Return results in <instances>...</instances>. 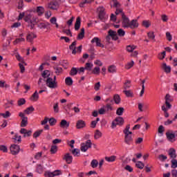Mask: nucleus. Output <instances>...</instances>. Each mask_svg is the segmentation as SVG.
I'll return each instance as SVG.
<instances>
[{"label": "nucleus", "mask_w": 177, "mask_h": 177, "mask_svg": "<svg viewBox=\"0 0 177 177\" xmlns=\"http://www.w3.org/2000/svg\"><path fill=\"white\" fill-rule=\"evenodd\" d=\"M124 118L121 116H118L112 122L111 127L112 129H114V128L117 127V125L119 127H122V125H124Z\"/></svg>", "instance_id": "f257e3e1"}, {"label": "nucleus", "mask_w": 177, "mask_h": 177, "mask_svg": "<svg viewBox=\"0 0 177 177\" xmlns=\"http://www.w3.org/2000/svg\"><path fill=\"white\" fill-rule=\"evenodd\" d=\"M111 39L113 41H117V39H118V35L116 31L109 30L108 31V35L106 37V40L107 42H109Z\"/></svg>", "instance_id": "f03ea898"}, {"label": "nucleus", "mask_w": 177, "mask_h": 177, "mask_svg": "<svg viewBox=\"0 0 177 177\" xmlns=\"http://www.w3.org/2000/svg\"><path fill=\"white\" fill-rule=\"evenodd\" d=\"M106 104L104 106V109L106 113H109V111H113V106L114 104V101L111 99H106Z\"/></svg>", "instance_id": "7ed1b4c3"}, {"label": "nucleus", "mask_w": 177, "mask_h": 177, "mask_svg": "<svg viewBox=\"0 0 177 177\" xmlns=\"http://www.w3.org/2000/svg\"><path fill=\"white\" fill-rule=\"evenodd\" d=\"M92 147V142L91 140H87L86 142H83L81 144L80 150L85 153L88 151V149H91Z\"/></svg>", "instance_id": "20e7f679"}, {"label": "nucleus", "mask_w": 177, "mask_h": 177, "mask_svg": "<svg viewBox=\"0 0 177 177\" xmlns=\"http://www.w3.org/2000/svg\"><path fill=\"white\" fill-rule=\"evenodd\" d=\"M46 85L48 88H50L51 89H55V88H57V82L53 81V78L48 77L46 80Z\"/></svg>", "instance_id": "39448f33"}, {"label": "nucleus", "mask_w": 177, "mask_h": 177, "mask_svg": "<svg viewBox=\"0 0 177 177\" xmlns=\"http://www.w3.org/2000/svg\"><path fill=\"white\" fill-rule=\"evenodd\" d=\"M122 26L123 27V28H129V18H128L127 17V15H125V13L122 12Z\"/></svg>", "instance_id": "423d86ee"}, {"label": "nucleus", "mask_w": 177, "mask_h": 177, "mask_svg": "<svg viewBox=\"0 0 177 177\" xmlns=\"http://www.w3.org/2000/svg\"><path fill=\"white\" fill-rule=\"evenodd\" d=\"M10 150L11 151V154L16 156L20 152V147L16 144H13L10 146Z\"/></svg>", "instance_id": "0eeeda50"}, {"label": "nucleus", "mask_w": 177, "mask_h": 177, "mask_svg": "<svg viewBox=\"0 0 177 177\" xmlns=\"http://www.w3.org/2000/svg\"><path fill=\"white\" fill-rule=\"evenodd\" d=\"M98 10V17L100 20H104V16H106V12H104L105 9L103 7H99Z\"/></svg>", "instance_id": "6e6552de"}, {"label": "nucleus", "mask_w": 177, "mask_h": 177, "mask_svg": "<svg viewBox=\"0 0 177 177\" xmlns=\"http://www.w3.org/2000/svg\"><path fill=\"white\" fill-rule=\"evenodd\" d=\"M19 132H20V133L24 135V138H28L32 133V131L31 130L27 131V129H26L24 128L21 129Z\"/></svg>", "instance_id": "1a4fd4ad"}, {"label": "nucleus", "mask_w": 177, "mask_h": 177, "mask_svg": "<svg viewBox=\"0 0 177 177\" xmlns=\"http://www.w3.org/2000/svg\"><path fill=\"white\" fill-rule=\"evenodd\" d=\"M96 44V46H99L100 48H104V45H103L100 41V39L99 37H94L91 40V44Z\"/></svg>", "instance_id": "9d476101"}, {"label": "nucleus", "mask_w": 177, "mask_h": 177, "mask_svg": "<svg viewBox=\"0 0 177 177\" xmlns=\"http://www.w3.org/2000/svg\"><path fill=\"white\" fill-rule=\"evenodd\" d=\"M63 160H64L67 164H71V162H73V156H71L70 153H67L64 155Z\"/></svg>", "instance_id": "9b49d317"}, {"label": "nucleus", "mask_w": 177, "mask_h": 177, "mask_svg": "<svg viewBox=\"0 0 177 177\" xmlns=\"http://www.w3.org/2000/svg\"><path fill=\"white\" fill-rule=\"evenodd\" d=\"M133 142V138H132V136L128 135V133L124 134V142L127 145H132Z\"/></svg>", "instance_id": "f8f14e48"}, {"label": "nucleus", "mask_w": 177, "mask_h": 177, "mask_svg": "<svg viewBox=\"0 0 177 177\" xmlns=\"http://www.w3.org/2000/svg\"><path fill=\"white\" fill-rule=\"evenodd\" d=\"M139 27V24L138 23V20L133 19L129 24V28H138Z\"/></svg>", "instance_id": "ddd939ff"}, {"label": "nucleus", "mask_w": 177, "mask_h": 177, "mask_svg": "<svg viewBox=\"0 0 177 177\" xmlns=\"http://www.w3.org/2000/svg\"><path fill=\"white\" fill-rule=\"evenodd\" d=\"M86 127V123H85V121L82 120H77L76 123V128L77 129H81L82 128H85Z\"/></svg>", "instance_id": "4468645a"}, {"label": "nucleus", "mask_w": 177, "mask_h": 177, "mask_svg": "<svg viewBox=\"0 0 177 177\" xmlns=\"http://www.w3.org/2000/svg\"><path fill=\"white\" fill-rule=\"evenodd\" d=\"M34 38H37V35L33 32L28 33L26 37V41H28V42H30V44H32Z\"/></svg>", "instance_id": "2eb2a0df"}, {"label": "nucleus", "mask_w": 177, "mask_h": 177, "mask_svg": "<svg viewBox=\"0 0 177 177\" xmlns=\"http://www.w3.org/2000/svg\"><path fill=\"white\" fill-rule=\"evenodd\" d=\"M49 26H50V24H49V22H39V24H37V27L41 30H42V28H48Z\"/></svg>", "instance_id": "dca6fc26"}, {"label": "nucleus", "mask_w": 177, "mask_h": 177, "mask_svg": "<svg viewBox=\"0 0 177 177\" xmlns=\"http://www.w3.org/2000/svg\"><path fill=\"white\" fill-rule=\"evenodd\" d=\"M57 6H59L57 1H51L48 4V8L53 10H56V9H57Z\"/></svg>", "instance_id": "f3484780"}, {"label": "nucleus", "mask_w": 177, "mask_h": 177, "mask_svg": "<svg viewBox=\"0 0 177 177\" xmlns=\"http://www.w3.org/2000/svg\"><path fill=\"white\" fill-rule=\"evenodd\" d=\"M167 139L169 140V142H175V133L167 132L166 133Z\"/></svg>", "instance_id": "a211bd4d"}, {"label": "nucleus", "mask_w": 177, "mask_h": 177, "mask_svg": "<svg viewBox=\"0 0 177 177\" xmlns=\"http://www.w3.org/2000/svg\"><path fill=\"white\" fill-rule=\"evenodd\" d=\"M77 45V41H73L71 45L69 46V49L71 50H72V54L73 55H75V53H77V47H75V46Z\"/></svg>", "instance_id": "6ab92c4d"}, {"label": "nucleus", "mask_w": 177, "mask_h": 177, "mask_svg": "<svg viewBox=\"0 0 177 177\" xmlns=\"http://www.w3.org/2000/svg\"><path fill=\"white\" fill-rule=\"evenodd\" d=\"M36 12L38 16H42L45 13V8L43 6H37L36 8Z\"/></svg>", "instance_id": "aec40b11"}, {"label": "nucleus", "mask_w": 177, "mask_h": 177, "mask_svg": "<svg viewBox=\"0 0 177 177\" xmlns=\"http://www.w3.org/2000/svg\"><path fill=\"white\" fill-rule=\"evenodd\" d=\"M80 27H81V17H77V18L76 19V22L75 24V31H78L80 30Z\"/></svg>", "instance_id": "412c9836"}, {"label": "nucleus", "mask_w": 177, "mask_h": 177, "mask_svg": "<svg viewBox=\"0 0 177 177\" xmlns=\"http://www.w3.org/2000/svg\"><path fill=\"white\" fill-rule=\"evenodd\" d=\"M59 126L61 128H68V127H70V122H67L66 120H62Z\"/></svg>", "instance_id": "4be33fe9"}, {"label": "nucleus", "mask_w": 177, "mask_h": 177, "mask_svg": "<svg viewBox=\"0 0 177 177\" xmlns=\"http://www.w3.org/2000/svg\"><path fill=\"white\" fill-rule=\"evenodd\" d=\"M39 99V94H38V91H35V93L30 97V100L33 102H37Z\"/></svg>", "instance_id": "5701e85b"}, {"label": "nucleus", "mask_w": 177, "mask_h": 177, "mask_svg": "<svg viewBox=\"0 0 177 177\" xmlns=\"http://www.w3.org/2000/svg\"><path fill=\"white\" fill-rule=\"evenodd\" d=\"M169 155L171 158H176V151L174 148H171L169 151Z\"/></svg>", "instance_id": "b1692460"}, {"label": "nucleus", "mask_w": 177, "mask_h": 177, "mask_svg": "<svg viewBox=\"0 0 177 177\" xmlns=\"http://www.w3.org/2000/svg\"><path fill=\"white\" fill-rule=\"evenodd\" d=\"M28 125V118H24L21 122V128H24Z\"/></svg>", "instance_id": "393cba45"}, {"label": "nucleus", "mask_w": 177, "mask_h": 177, "mask_svg": "<svg viewBox=\"0 0 177 177\" xmlns=\"http://www.w3.org/2000/svg\"><path fill=\"white\" fill-rule=\"evenodd\" d=\"M84 37H85V28H81V32L78 34L77 35V39H83Z\"/></svg>", "instance_id": "a878e982"}, {"label": "nucleus", "mask_w": 177, "mask_h": 177, "mask_svg": "<svg viewBox=\"0 0 177 177\" xmlns=\"http://www.w3.org/2000/svg\"><path fill=\"white\" fill-rule=\"evenodd\" d=\"M70 151H71L73 156H74V157H80V151L79 149H74L73 150H70Z\"/></svg>", "instance_id": "bb28decb"}, {"label": "nucleus", "mask_w": 177, "mask_h": 177, "mask_svg": "<svg viewBox=\"0 0 177 177\" xmlns=\"http://www.w3.org/2000/svg\"><path fill=\"white\" fill-rule=\"evenodd\" d=\"M113 102H115V104H120L121 103V97L118 94H116L113 96Z\"/></svg>", "instance_id": "cd10ccee"}, {"label": "nucleus", "mask_w": 177, "mask_h": 177, "mask_svg": "<svg viewBox=\"0 0 177 177\" xmlns=\"http://www.w3.org/2000/svg\"><path fill=\"white\" fill-rule=\"evenodd\" d=\"M93 68V64H91L89 62L86 63L85 64V70L87 71H92V68Z\"/></svg>", "instance_id": "c85d7f7f"}, {"label": "nucleus", "mask_w": 177, "mask_h": 177, "mask_svg": "<svg viewBox=\"0 0 177 177\" xmlns=\"http://www.w3.org/2000/svg\"><path fill=\"white\" fill-rule=\"evenodd\" d=\"M123 93L126 95L127 97H133V93L131 90H124Z\"/></svg>", "instance_id": "c756f323"}, {"label": "nucleus", "mask_w": 177, "mask_h": 177, "mask_svg": "<svg viewBox=\"0 0 177 177\" xmlns=\"http://www.w3.org/2000/svg\"><path fill=\"white\" fill-rule=\"evenodd\" d=\"M162 68L167 74L171 73V66H167L166 63L162 64Z\"/></svg>", "instance_id": "7c9ffc66"}, {"label": "nucleus", "mask_w": 177, "mask_h": 177, "mask_svg": "<svg viewBox=\"0 0 177 177\" xmlns=\"http://www.w3.org/2000/svg\"><path fill=\"white\" fill-rule=\"evenodd\" d=\"M54 69L55 71V74H57V75H60V74H62V73H63V68H62V67L55 66Z\"/></svg>", "instance_id": "2f4dec72"}, {"label": "nucleus", "mask_w": 177, "mask_h": 177, "mask_svg": "<svg viewBox=\"0 0 177 177\" xmlns=\"http://www.w3.org/2000/svg\"><path fill=\"white\" fill-rule=\"evenodd\" d=\"M66 85L68 86H71L73 85V79L71 77H68L65 79Z\"/></svg>", "instance_id": "473e14b6"}, {"label": "nucleus", "mask_w": 177, "mask_h": 177, "mask_svg": "<svg viewBox=\"0 0 177 177\" xmlns=\"http://www.w3.org/2000/svg\"><path fill=\"white\" fill-rule=\"evenodd\" d=\"M109 73H114L117 71V68L114 65H111L108 68Z\"/></svg>", "instance_id": "72a5a7b5"}, {"label": "nucleus", "mask_w": 177, "mask_h": 177, "mask_svg": "<svg viewBox=\"0 0 177 177\" xmlns=\"http://www.w3.org/2000/svg\"><path fill=\"white\" fill-rule=\"evenodd\" d=\"M115 158H117V157L115 156H111L110 157H105V160L106 161H108V162H114V161H115Z\"/></svg>", "instance_id": "f704fd0d"}, {"label": "nucleus", "mask_w": 177, "mask_h": 177, "mask_svg": "<svg viewBox=\"0 0 177 177\" xmlns=\"http://www.w3.org/2000/svg\"><path fill=\"white\" fill-rule=\"evenodd\" d=\"M50 76V72H49V71L48 70H45L42 74H41V77H43V78H49V77Z\"/></svg>", "instance_id": "c9c22d12"}, {"label": "nucleus", "mask_w": 177, "mask_h": 177, "mask_svg": "<svg viewBox=\"0 0 177 177\" xmlns=\"http://www.w3.org/2000/svg\"><path fill=\"white\" fill-rule=\"evenodd\" d=\"M69 74H70V75H72V76L77 75V74H78V69L75 67H73L71 69Z\"/></svg>", "instance_id": "e433bc0d"}, {"label": "nucleus", "mask_w": 177, "mask_h": 177, "mask_svg": "<svg viewBox=\"0 0 177 177\" xmlns=\"http://www.w3.org/2000/svg\"><path fill=\"white\" fill-rule=\"evenodd\" d=\"M100 121V118H97L95 120H93L91 123V128H96V125H97V122Z\"/></svg>", "instance_id": "4c0bfd02"}, {"label": "nucleus", "mask_w": 177, "mask_h": 177, "mask_svg": "<svg viewBox=\"0 0 177 177\" xmlns=\"http://www.w3.org/2000/svg\"><path fill=\"white\" fill-rule=\"evenodd\" d=\"M50 151L51 154H56L57 153V146L52 145Z\"/></svg>", "instance_id": "58836bf2"}, {"label": "nucleus", "mask_w": 177, "mask_h": 177, "mask_svg": "<svg viewBox=\"0 0 177 177\" xmlns=\"http://www.w3.org/2000/svg\"><path fill=\"white\" fill-rule=\"evenodd\" d=\"M48 122L50 127H53L56 125V122H57V120H56V119H55L54 118H50V119H48Z\"/></svg>", "instance_id": "ea45409f"}, {"label": "nucleus", "mask_w": 177, "mask_h": 177, "mask_svg": "<svg viewBox=\"0 0 177 177\" xmlns=\"http://www.w3.org/2000/svg\"><path fill=\"white\" fill-rule=\"evenodd\" d=\"M124 89H129L131 88V80H126L123 86Z\"/></svg>", "instance_id": "a19ab883"}, {"label": "nucleus", "mask_w": 177, "mask_h": 177, "mask_svg": "<svg viewBox=\"0 0 177 177\" xmlns=\"http://www.w3.org/2000/svg\"><path fill=\"white\" fill-rule=\"evenodd\" d=\"M91 165L92 168H97V165H99V162H97V160L93 159L91 162Z\"/></svg>", "instance_id": "79ce46f5"}, {"label": "nucleus", "mask_w": 177, "mask_h": 177, "mask_svg": "<svg viewBox=\"0 0 177 177\" xmlns=\"http://www.w3.org/2000/svg\"><path fill=\"white\" fill-rule=\"evenodd\" d=\"M15 143H20L21 142V136H17V134H15V136L13 138Z\"/></svg>", "instance_id": "37998d69"}, {"label": "nucleus", "mask_w": 177, "mask_h": 177, "mask_svg": "<svg viewBox=\"0 0 177 177\" xmlns=\"http://www.w3.org/2000/svg\"><path fill=\"white\" fill-rule=\"evenodd\" d=\"M118 37H124L125 36V31L122 28H120L118 30Z\"/></svg>", "instance_id": "c03bdc74"}, {"label": "nucleus", "mask_w": 177, "mask_h": 177, "mask_svg": "<svg viewBox=\"0 0 177 177\" xmlns=\"http://www.w3.org/2000/svg\"><path fill=\"white\" fill-rule=\"evenodd\" d=\"M24 7V3L23 2V0H18V6L17 8L20 10H23V8Z\"/></svg>", "instance_id": "a18cd8bd"}, {"label": "nucleus", "mask_w": 177, "mask_h": 177, "mask_svg": "<svg viewBox=\"0 0 177 177\" xmlns=\"http://www.w3.org/2000/svg\"><path fill=\"white\" fill-rule=\"evenodd\" d=\"M136 165L137 168H139V169H143V168H145V164L141 161H138Z\"/></svg>", "instance_id": "49530a36"}, {"label": "nucleus", "mask_w": 177, "mask_h": 177, "mask_svg": "<svg viewBox=\"0 0 177 177\" xmlns=\"http://www.w3.org/2000/svg\"><path fill=\"white\" fill-rule=\"evenodd\" d=\"M100 138H102V132L99 130H96L95 135H94V138L95 139H100Z\"/></svg>", "instance_id": "de8ad7c7"}, {"label": "nucleus", "mask_w": 177, "mask_h": 177, "mask_svg": "<svg viewBox=\"0 0 177 177\" xmlns=\"http://www.w3.org/2000/svg\"><path fill=\"white\" fill-rule=\"evenodd\" d=\"M44 132V129H40L39 131H35L33 133V138H37L39 136V135H41V133H42Z\"/></svg>", "instance_id": "09e8293b"}, {"label": "nucleus", "mask_w": 177, "mask_h": 177, "mask_svg": "<svg viewBox=\"0 0 177 177\" xmlns=\"http://www.w3.org/2000/svg\"><path fill=\"white\" fill-rule=\"evenodd\" d=\"M15 57L17 59V60H18V62H20L21 63L25 64L26 62H24V59L23 57H21V56H20V54L17 53L15 55Z\"/></svg>", "instance_id": "8fccbe9b"}, {"label": "nucleus", "mask_w": 177, "mask_h": 177, "mask_svg": "<svg viewBox=\"0 0 177 177\" xmlns=\"http://www.w3.org/2000/svg\"><path fill=\"white\" fill-rule=\"evenodd\" d=\"M34 110H35L34 106H31L28 107V108L24 111V113H26V114H30V113H32V111H34Z\"/></svg>", "instance_id": "3c124183"}, {"label": "nucleus", "mask_w": 177, "mask_h": 177, "mask_svg": "<svg viewBox=\"0 0 177 177\" xmlns=\"http://www.w3.org/2000/svg\"><path fill=\"white\" fill-rule=\"evenodd\" d=\"M116 114L117 115H122V114H124V108L123 107L118 108L116 111Z\"/></svg>", "instance_id": "603ef678"}, {"label": "nucleus", "mask_w": 177, "mask_h": 177, "mask_svg": "<svg viewBox=\"0 0 177 177\" xmlns=\"http://www.w3.org/2000/svg\"><path fill=\"white\" fill-rule=\"evenodd\" d=\"M44 176L45 177H55V175L53 174V172L47 171L44 172Z\"/></svg>", "instance_id": "864d4df0"}, {"label": "nucleus", "mask_w": 177, "mask_h": 177, "mask_svg": "<svg viewBox=\"0 0 177 177\" xmlns=\"http://www.w3.org/2000/svg\"><path fill=\"white\" fill-rule=\"evenodd\" d=\"M30 23L38 24V23H39V19H38L37 17H32V18H31Z\"/></svg>", "instance_id": "5fc2aeb1"}, {"label": "nucleus", "mask_w": 177, "mask_h": 177, "mask_svg": "<svg viewBox=\"0 0 177 177\" xmlns=\"http://www.w3.org/2000/svg\"><path fill=\"white\" fill-rule=\"evenodd\" d=\"M134 64L135 62H133V61H131V62H128L127 64L125 66V68H127V70H129V68H132V67H133Z\"/></svg>", "instance_id": "6e6d98bb"}, {"label": "nucleus", "mask_w": 177, "mask_h": 177, "mask_svg": "<svg viewBox=\"0 0 177 177\" xmlns=\"http://www.w3.org/2000/svg\"><path fill=\"white\" fill-rule=\"evenodd\" d=\"M24 41H26V39L23 37L16 39L14 41V45H17V44H20V42H24Z\"/></svg>", "instance_id": "4d7b16f0"}, {"label": "nucleus", "mask_w": 177, "mask_h": 177, "mask_svg": "<svg viewBox=\"0 0 177 177\" xmlns=\"http://www.w3.org/2000/svg\"><path fill=\"white\" fill-rule=\"evenodd\" d=\"M24 21L26 23H31V14H28V15L25 16Z\"/></svg>", "instance_id": "13d9d810"}, {"label": "nucleus", "mask_w": 177, "mask_h": 177, "mask_svg": "<svg viewBox=\"0 0 177 177\" xmlns=\"http://www.w3.org/2000/svg\"><path fill=\"white\" fill-rule=\"evenodd\" d=\"M86 3H91V1H89V0H83V1L80 3V8H84Z\"/></svg>", "instance_id": "bf43d9fd"}, {"label": "nucleus", "mask_w": 177, "mask_h": 177, "mask_svg": "<svg viewBox=\"0 0 177 177\" xmlns=\"http://www.w3.org/2000/svg\"><path fill=\"white\" fill-rule=\"evenodd\" d=\"M62 32H64V34H66V35L69 37H73V33H71V30L70 29H63Z\"/></svg>", "instance_id": "052dcab7"}, {"label": "nucleus", "mask_w": 177, "mask_h": 177, "mask_svg": "<svg viewBox=\"0 0 177 177\" xmlns=\"http://www.w3.org/2000/svg\"><path fill=\"white\" fill-rule=\"evenodd\" d=\"M0 115L3 117V118H9V117H10V112L7 111L5 113H0Z\"/></svg>", "instance_id": "680f3d73"}, {"label": "nucleus", "mask_w": 177, "mask_h": 177, "mask_svg": "<svg viewBox=\"0 0 177 177\" xmlns=\"http://www.w3.org/2000/svg\"><path fill=\"white\" fill-rule=\"evenodd\" d=\"M53 174L54 175V176H59V175H62L63 174V172L62 171V170H55L54 171H53Z\"/></svg>", "instance_id": "e2e57ef3"}, {"label": "nucleus", "mask_w": 177, "mask_h": 177, "mask_svg": "<svg viewBox=\"0 0 177 177\" xmlns=\"http://www.w3.org/2000/svg\"><path fill=\"white\" fill-rule=\"evenodd\" d=\"M166 52L163 51L161 53L158 54V59L160 60H162L163 59H165Z\"/></svg>", "instance_id": "0e129e2a"}, {"label": "nucleus", "mask_w": 177, "mask_h": 177, "mask_svg": "<svg viewBox=\"0 0 177 177\" xmlns=\"http://www.w3.org/2000/svg\"><path fill=\"white\" fill-rule=\"evenodd\" d=\"M0 151L3 153H8V147L5 145H0Z\"/></svg>", "instance_id": "69168bd1"}, {"label": "nucleus", "mask_w": 177, "mask_h": 177, "mask_svg": "<svg viewBox=\"0 0 177 177\" xmlns=\"http://www.w3.org/2000/svg\"><path fill=\"white\" fill-rule=\"evenodd\" d=\"M23 104H26V100L21 98L18 100V106H23Z\"/></svg>", "instance_id": "338daca9"}, {"label": "nucleus", "mask_w": 177, "mask_h": 177, "mask_svg": "<svg viewBox=\"0 0 177 177\" xmlns=\"http://www.w3.org/2000/svg\"><path fill=\"white\" fill-rule=\"evenodd\" d=\"M171 168H177V160H176V159L171 160Z\"/></svg>", "instance_id": "774afa93"}]
</instances>
